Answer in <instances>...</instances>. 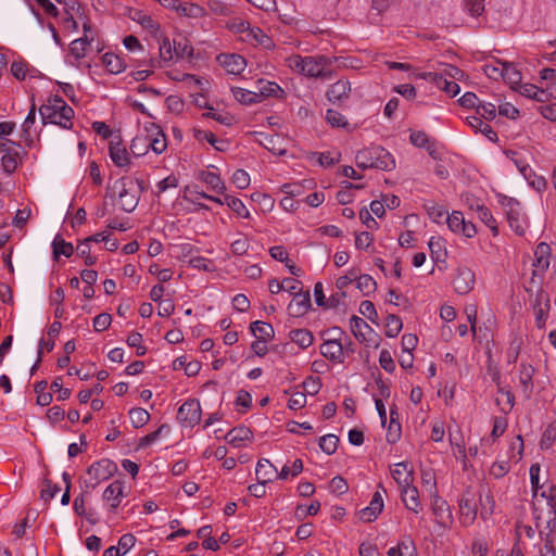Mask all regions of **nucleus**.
Instances as JSON below:
<instances>
[{"label": "nucleus", "mask_w": 556, "mask_h": 556, "mask_svg": "<svg viewBox=\"0 0 556 556\" xmlns=\"http://www.w3.org/2000/svg\"><path fill=\"white\" fill-rule=\"evenodd\" d=\"M540 472L541 467L539 464H532L529 473H530V482L532 488V496H535V494L540 493L543 488H547L548 484L546 483H540Z\"/></svg>", "instance_id": "nucleus-45"}, {"label": "nucleus", "mask_w": 556, "mask_h": 556, "mask_svg": "<svg viewBox=\"0 0 556 556\" xmlns=\"http://www.w3.org/2000/svg\"><path fill=\"white\" fill-rule=\"evenodd\" d=\"M464 9L466 12H468L471 16L478 17L480 16L484 11V4L483 0H465L464 2Z\"/></svg>", "instance_id": "nucleus-57"}, {"label": "nucleus", "mask_w": 556, "mask_h": 556, "mask_svg": "<svg viewBox=\"0 0 556 556\" xmlns=\"http://www.w3.org/2000/svg\"><path fill=\"white\" fill-rule=\"evenodd\" d=\"M218 61H219L220 65L226 70L227 73L233 74V75L241 74L247 66V62H245L244 58L239 54H235V53H231V54L223 53L218 56Z\"/></svg>", "instance_id": "nucleus-15"}, {"label": "nucleus", "mask_w": 556, "mask_h": 556, "mask_svg": "<svg viewBox=\"0 0 556 556\" xmlns=\"http://www.w3.org/2000/svg\"><path fill=\"white\" fill-rule=\"evenodd\" d=\"M48 382L41 380L34 386V391L37 395L36 403L40 406H48L52 402V393L47 391Z\"/></svg>", "instance_id": "nucleus-36"}, {"label": "nucleus", "mask_w": 556, "mask_h": 556, "mask_svg": "<svg viewBox=\"0 0 556 556\" xmlns=\"http://www.w3.org/2000/svg\"><path fill=\"white\" fill-rule=\"evenodd\" d=\"M231 179L239 189H245L250 185V176L244 169H237L232 174Z\"/></svg>", "instance_id": "nucleus-63"}, {"label": "nucleus", "mask_w": 556, "mask_h": 556, "mask_svg": "<svg viewBox=\"0 0 556 556\" xmlns=\"http://www.w3.org/2000/svg\"><path fill=\"white\" fill-rule=\"evenodd\" d=\"M61 491V488L58 484H52L49 479H46L45 486L42 488L40 492V498L48 503L50 500H52L56 493Z\"/></svg>", "instance_id": "nucleus-59"}, {"label": "nucleus", "mask_w": 556, "mask_h": 556, "mask_svg": "<svg viewBox=\"0 0 556 556\" xmlns=\"http://www.w3.org/2000/svg\"><path fill=\"white\" fill-rule=\"evenodd\" d=\"M475 115L480 116L486 121H492L496 117V108L493 103H485L480 101L476 109Z\"/></svg>", "instance_id": "nucleus-52"}, {"label": "nucleus", "mask_w": 556, "mask_h": 556, "mask_svg": "<svg viewBox=\"0 0 556 556\" xmlns=\"http://www.w3.org/2000/svg\"><path fill=\"white\" fill-rule=\"evenodd\" d=\"M231 92L235 99L245 105L260 102V94L255 91H251L240 87H232Z\"/></svg>", "instance_id": "nucleus-32"}, {"label": "nucleus", "mask_w": 556, "mask_h": 556, "mask_svg": "<svg viewBox=\"0 0 556 556\" xmlns=\"http://www.w3.org/2000/svg\"><path fill=\"white\" fill-rule=\"evenodd\" d=\"M428 247L430 250V256L434 262H442L446 255L444 241L441 237H431Z\"/></svg>", "instance_id": "nucleus-35"}, {"label": "nucleus", "mask_w": 556, "mask_h": 556, "mask_svg": "<svg viewBox=\"0 0 556 556\" xmlns=\"http://www.w3.org/2000/svg\"><path fill=\"white\" fill-rule=\"evenodd\" d=\"M243 39L252 45H258L267 50H271L275 47L274 41L268 37L261 28L251 27L247 25V35Z\"/></svg>", "instance_id": "nucleus-19"}, {"label": "nucleus", "mask_w": 556, "mask_h": 556, "mask_svg": "<svg viewBox=\"0 0 556 556\" xmlns=\"http://www.w3.org/2000/svg\"><path fill=\"white\" fill-rule=\"evenodd\" d=\"M401 495L405 507L416 514L421 509L418 490L413 483L407 486H402Z\"/></svg>", "instance_id": "nucleus-22"}, {"label": "nucleus", "mask_w": 556, "mask_h": 556, "mask_svg": "<svg viewBox=\"0 0 556 556\" xmlns=\"http://www.w3.org/2000/svg\"><path fill=\"white\" fill-rule=\"evenodd\" d=\"M224 202L238 216H240L242 218H249L250 217L249 210L245 207L244 203L240 199H238L236 197H232V195H225L224 197Z\"/></svg>", "instance_id": "nucleus-38"}, {"label": "nucleus", "mask_w": 556, "mask_h": 556, "mask_svg": "<svg viewBox=\"0 0 556 556\" xmlns=\"http://www.w3.org/2000/svg\"><path fill=\"white\" fill-rule=\"evenodd\" d=\"M480 503H481V517L483 519L490 517L495 507V501L490 491H481L480 493Z\"/></svg>", "instance_id": "nucleus-43"}, {"label": "nucleus", "mask_w": 556, "mask_h": 556, "mask_svg": "<svg viewBox=\"0 0 556 556\" xmlns=\"http://www.w3.org/2000/svg\"><path fill=\"white\" fill-rule=\"evenodd\" d=\"M250 330L253 336L257 338L256 341L267 342L274 338V328L270 324L264 321H253L250 325Z\"/></svg>", "instance_id": "nucleus-28"}, {"label": "nucleus", "mask_w": 556, "mask_h": 556, "mask_svg": "<svg viewBox=\"0 0 556 556\" xmlns=\"http://www.w3.org/2000/svg\"><path fill=\"white\" fill-rule=\"evenodd\" d=\"M125 497V485L119 480L110 483L103 492V501L110 513H115Z\"/></svg>", "instance_id": "nucleus-10"}, {"label": "nucleus", "mask_w": 556, "mask_h": 556, "mask_svg": "<svg viewBox=\"0 0 556 556\" xmlns=\"http://www.w3.org/2000/svg\"><path fill=\"white\" fill-rule=\"evenodd\" d=\"M252 431L247 427H236L226 434V440L233 447H240L244 441L251 440Z\"/></svg>", "instance_id": "nucleus-27"}, {"label": "nucleus", "mask_w": 556, "mask_h": 556, "mask_svg": "<svg viewBox=\"0 0 556 556\" xmlns=\"http://www.w3.org/2000/svg\"><path fill=\"white\" fill-rule=\"evenodd\" d=\"M70 106L60 96H51L39 108V114L43 124H54L62 128H70Z\"/></svg>", "instance_id": "nucleus-4"}, {"label": "nucleus", "mask_w": 556, "mask_h": 556, "mask_svg": "<svg viewBox=\"0 0 556 556\" xmlns=\"http://www.w3.org/2000/svg\"><path fill=\"white\" fill-rule=\"evenodd\" d=\"M22 147L17 143V148L11 149L10 151H7V153L2 154L1 164L7 173L12 174L15 169H17L22 160Z\"/></svg>", "instance_id": "nucleus-25"}, {"label": "nucleus", "mask_w": 556, "mask_h": 556, "mask_svg": "<svg viewBox=\"0 0 556 556\" xmlns=\"http://www.w3.org/2000/svg\"><path fill=\"white\" fill-rule=\"evenodd\" d=\"M425 208L430 217V219L434 223H441V220L447 216V211L442 206L432 201L425 203Z\"/></svg>", "instance_id": "nucleus-44"}, {"label": "nucleus", "mask_w": 556, "mask_h": 556, "mask_svg": "<svg viewBox=\"0 0 556 556\" xmlns=\"http://www.w3.org/2000/svg\"><path fill=\"white\" fill-rule=\"evenodd\" d=\"M500 203L502 204L509 227L518 235L522 236L526 231V217L522 213V207L519 201L514 198L501 195Z\"/></svg>", "instance_id": "nucleus-7"}, {"label": "nucleus", "mask_w": 556, "mask_h": 556, "mask_svg": "<svg viewBox=\"0 0 556 556\" xmlns=\"http://www.w3.org/2000/svg\"><path fill=\"white\" fill-rule=\"evenodd\" d=\"M438 88L444 90L450 97H456L459 91L460 87L455 81L447 80L444 75H440L438 77V81L435 85Z\"/></svg>", "instance_id": "nucleus-51"}, {"label": "nucleus", "mask_w": 556, "mask_h": 556, "mask_svg": "<svg viewBox=\"0 0 556 556\" xmlns=\"http://www.w3.org/2000/svg\"><path fill=\"white\" fill-rule=\"evenodd\" d=\"M320 354L332 362L342 363L344 359L343 343L338 341V338L327 339L320 345Z\"/></svg>", "instance_id": "nucleus-16"}, {"label": "nucleus", "mask_w": 556, "mask_h": 556, "mask_svg": "<svg viewBox=\"0 0 556 556\" xmlns=\"http://www.w3.org/2000/svg\"><path fill=\"white\" fill-rule=\"evenodd\" d=\"M350 328L354 337L361 341H367V334L374 332L372 328L361 317L352 316L350 319Z\"/></svg>", "instance_id": "nucleus-24"}, {"label": "nucleus", "mask_w": 556, "mask_h": 556, "mask_svg": "<svg viewBox=\"0 0 556 556\" xmlns=\"http://www.w3.org/2000/svg\"><path fill=\"white\" fill-rule=\"evenodd\" d=\"M113 195H117L121 208L127 213L132 212L140 199V186L138 181L122 177L111 188Z\"/></svg>", "instance_id": "nucleus-5"}, {"label": "nucleus", "mask_w": 556, "mask_h": 556, "mask_svg": "<svg viewBox=\"0 0 556 556\" xmlns=\"http://www.w3.org/2000/svg\"><path fill=\"white\" fill-rule=\"evenodd\" d=\"M109 154L112 160V162L117 167H127L130 164V156L129 152L127 151L126 147L123 146L121 138L115 137L110 141L109 144Z\"/></svg>", "instance_id": "nucleus-13"}, {"label": "nucleus", "mask_w": 556, "mask_h": 556, "mask_svg": "<svg viewBox=\"0 0 556 556\" xmlns=\"http://www.w3.org/2000/svg\"><path fill=\"white\" fill-rule=\"evenodd\" d=\"M501 71L503 72L502 78L513 88L520 84L521 74L513 64L501 62Z\"/></svg>", "instance_id": "nucleus-34"}, {"label": "nucleus", "mask_w": 556, "mask_h": 556, "mask_svg": "<svg viewBox=\"0 0 556 556\" xmlns=\"http://www.w3.org/2000/svg\"><path fill=\"white\" fill-rule=\"evenodd\" d=\"M391 473L400 488L407 486L409 483H413V468L407 462L395 464Z\"/></svg>", "instance_id": "nucleus-23"}, {"label": "nucleus", "mask_w": 556, "mask_h": 556, "mask_svg": "<svg viewBox=\"0 0 556 556\" xmlns=\"http://www.w3.org/2000/svg\"><path fill=\"white\" fill-rule=\"evenodd\" d=\"M356 288L363 293V295H370L377 288V283L374 278L369 275H356Z\"/></svg>", "instance_id": "nucleus-40"}, {"label": "nucleus", "mask_w": 556, "mask_h": 556, "mask_svg": "<svg viewBox=\"0 0 556 556\" xmlns=\"http://www.w3.org/2000/svg\"><path fill=\"white\" fill-rule=\"evenodd\" d=\"M339 438L336 434H326L319 439V447L328 455L333 454L338 448Z\"/></svg>", "instance_id": "nucleus-50"}, {"label": "nucleus", "mask_w": 556, "mask_h": 556, "mask_svg": "<svg viewBox=\"0 0 556 556\" xmlns=\"http://www.w3.org/2000/svg\"><path fill=\"white\" fill-rule=\"evenodd\" d=\"M53 258L59 261L61 255L70 257V244L62 238L61 235H56L52 241Z\"/></svg>", "instance_id": "nucleus-46"}, {"label": "nucleus", "mask_w": 556, "mask_h": 556, "mask_svg": "<svg viewBox=\"0 0 556 556\" xmlns=\"http://www.w3.org/2000/svg\"><path fill=\"white\" fill-rule=\"evenodd\" d=\"M116 466L110 459H101L92 464L80 478L81 488L85 493H89L93 490L101 481L109 479L114 471Z\"/></svg>", "instance_id": "nucleus-6"}, {"label": "nucleus", "mask_w": 556, "mask_h": 556, "mask_svg": "<svg viewBox=\"0 0 556 556\" xmlns=\"http://www.w3.org/2000/svg\"><path fill=\"white\" fill-rule=\"evenodd\" d=\"M255 473L258 479L271 481V476L277 473V469L268 459H260L256 464Z\"/></svg>", "instance_id": "nucleus-41"}, {"label": "nucleus", "mask_w": 556, "mask_h": 556, "mask_svg": "<svg viewBox=\"0 0 556 556\" xmlns=\"http://www.w3.org/2000/svg\"><path fill=\"white\" fill-rule=\"evenodd\" d=\"M193 49L187 43L186 40H174V56L175 59H185L192 55Z\"/></svg>", "instance_id": "nucleus-53"}, {"label": "nucleus", "mask_w": 556, "mask_h": 556, "mask_svg": "<svg viewBox=\"0 0 556 556\" xmlns=\"http://www.w3.org/2000/svg\"><path fill=\"white\" fill-rule=\"evenodd\" d=\"M469 495L470 493L466 492L459 500L460 518L466 526L471 525L477 517L476 504Z\"/></svg>", "instance_id": "nucleus-21"}, {"label": "nucleus", "mask_w": 556, "mask_h": 556, "mask_svg": "<svg viewBox=\"0 0 556 556\" xmlns=\"http://www.w3.org/2000/svg\"><path fill=\"white\" fill-rule=\"evenodd\" d=\"M112 323V316L108 313L99 314L93 319V328L96 331L101 332L106 330Z\"/></svg>", "instance_id": "nucleus-64"}, {"label": "nucleus", "mask_w": 556, "mask_h": 556, "mask_svg": "<svg viewBox=\"0 0 556 556\" xmlns=\"http://www.w3.org/2000/svg\"><path fill=\"white\" fill-rule=\"evenodd\" d=\"M534 375V368L530 364L522 363L520 365V372H519V382L521 384L522 393L526 397H530L532 390H533V383L532 378Z\"/></svg>", "instance_id": "nucleus-26"}, {"label": "nucleus", "mask_w": 556, "mask_h": 556, "mask_svg": "<svg viewBox=\"0 0 556 556\" xmlns=\"http://www.w3.org/2000/svg\"><path fill=\"white\" fill-rule=\"evenodd\" d=\"M446 224L451 231L462 233L466 238H472L477 233L475 224L466 220L463 213L459 211H454L450 215L447 214Z\"/></svg>", "instance_id": "nucleus-9"}, {"label": "nucleus", "mask_w": 556, "mask_h": 556, "mask_svg": "<svg viewBox=\"0 0 556 556\" xmlns=\"http://www.w3.org/2000/svg\"><path fill=\"white\" fill-rule=\"evenodd\" d=\"M432 497V513L435 517L438 525L442 527H448L453 522V515L451 508L445 500L440 497L438 493H433Z\"/></svg>", "instance_id": "nucleus-11"}, {"label": "nucleus", "mask_w": 556, "mask_h": 556, "mask_svg": "<svg viewBox=\"0 0 556 556\" xmlns=\"http://www.w3.org/2000/svg\"><path fill=\"white\" fill-rule=\"evenodd\" d=\"M549 252V245L541 242L538 244L535 249V257H536V265L541 268H547L548 267V257L547 254Z\"/></svg>", "instance_id": "nucleus-54"}, {"label": "nucleus", "mask_w": 556, "mask_h": 556, "mask_svg": "<svg viewBox=\"0 0 556 556\" xmlns=\"http://www.w3.org/2000/svg\"><path fill=\"white\" fill-rule=\"evenodd\" d=\"M551 304L549 296L543 291H539L534 299L533 311L538 328H544L548 318Z\"/></svg>", "instance_id": "nucleus-12"}, {"label": "nucleus", "mask_w": 556, "mask_h": 556, "mask_svg": "<svg viewBox=\"0 0 556 556\" xmlns=\"http://www.w3.org/2000/svg\"><path fill=\"white\" fill-rule=\"evenodd\" d=\"M154 128L156 130V137L153 139L149 137V150L151 149L155 154H161L166 150L167 141L160 127L154 126Z\"/></svg>", "instance_id": "nucleus-42"}, {"label": "nucleus", "mask_w": 556, "mask_h": 556, "mask_svg": "<svg viewBox=\"0 0 556 556\" xmlns=\"http://www.w3.org/2000/svg\"><path fill=\"white\" fill-rule=\"evenodd\" d=\"M454 289L458 294L469 293L475 286V274L471 269L458 268L457 275L453 280Z\"/></svg>", "instance_id": "nucleus-14"}, {"label": "nucleus", "mask_w": 556, "mask_h": 556, "mask_svg": "<svg viewBox=\"0 0 556 556\" xmlns=\"http://www.w3.org/2000/svg\"><path fill=\"white\" fill-rule=\"evenodd\" d=\"M332 59L325 55L305 56L303 75L317 78L320 75L321 65H331Z\"/></svg>", "instance_id": "nucleus-20"}, {"label": "nucleus", "mask_w": 556, "mask_h": 556, "mask_svg": "<svg viewBox=\"0 0 556 556\" xmlns=\"http://www.w3.org/2000/svg\"><path fill=\"white\" fill-rule=\"evenodd\" d=\"M351 92V84L349 80L339 79L330 86L326 92L329 102L337 103L349 98Z\"/></svg>", "instance_id": "nucleus-18"}, {"label": "nucleus", "mask_w": 556, "mask_h": 556, "mask_svg": "<svg viewBox=\"0 0 556 556\" xmlns=\"http://www.w3.org/2000/svg\"><path fill=\"white\" fill-rule=\"evenodd\" d=\"M201 179L203 182H205L212 190L224 193L225 191V185L223 180L220 179L219 175L213 173V172H202Z\"/></svg>", "instance_id": "nucleus-39"}, {"label": "nucleus", "mask_w": 556, "mask_h": 556, "mask_svg": "<svg viewBox=\"0 0 556 556\" xmlns=\"http://www.w3.org/2000/svg\"><path fill=\"white\" fill-rule=\"evenodd\" d=\"M467 122L470 127L475 128L477 131L483 134L490 141L496 142L498 137L497 134L492 129V127L482 121L480 116L471 115L467 117Z\"/></svg>", "instance_id": "nucleus-29"}, {"label": "nucleus", "mask_w": 556, "mask_h": 556, "mask_svg": "<svg viewBox=\"0 0 556 556\" xmlns=\"http://www.w3.org/2000/svg\"><path fill=\"white\" fill-rule=\"evenodd\" d=\"M304 63L305 56H301L300 54H293L286 59V65L293 72H296L302 75L304 71Z\"/></svg>", "instance_id": "nucleus-61"}, {"label": "nucleus", "mask_w": 556, "mask_h": 556, "mask_svg": "<svg viewBox=\"0 0 556 556\" xmlns=\"http://www.w3.org/2000/svg\"><path fill=\"white\" fill-rule=\"evenodd\" d=\"M102 63L106 71L111 74H119L126 68L123 59L111 52L103 54Z\"/></svg>", "instance_id": "nucleus-30"}, {"label": "nucleus", "mask_w": 556, "mask_h": 556, "mask_svg": "<svg viewBox=\"0 0 556 556\" xmlns=\"http://www.w3.org/2000/svg\"><path fill=\"white\" fill-rule=\"evenodd\" d=\"M311 305L309 291L300 292L293 295L292 301L288 305V311L291 316L300 317L309 309Z\"/></svg>", "instance_id": "nucleus-17"}, {"label": "nucleus", "mask_w": 556, "mask_h": 556, "mask_svg": "<svg viewBox=\"0 0 556 556\" xmlns=\"http://www.w3.org/2000/svg\"><path fill=\"white\" fill-rule=\"evenodd\" d=\"M207 5L210 10L217 15H229L231 12L230 4L225 0H208Z\"/></svg>", "instance_id": "nucleus-55"}, {"label": "nucleus", "mask_w": 556, "mask_h": 556, "mask_svg": "<svg viewBox=\"0 0 556 556\" xmlns=\"http://www.w3.org/2000/svg\"><path fill=\"white\" fill-rule=\"evenodd\" d=\"M355 163L358 168H377L381 170H392L395 168V160L392 154L380 146L358 151L355 155Z\"/></svg>", "instance_id": "nucleus-2"}, {"label": "nucleus", "mask_w": 556, "mask_h": 556, "mask_svg": "<svg viewBox=\"0 0 556 556\" xmlns=\"http://www.w3.org/2000/svg\"><path fill=\"white\" fill-rule=\"evenodd\" d=\"M326 119L332 127H345L348 125L345 116L332 109L327 110Z\"/></svg>", "instance_id": "nucleus-56"}, {"label": "nucleus", "mask_w": 556, "mask_h": 556, "mask_svg": "<svg viewBox=\"0 0 556 556\" xmlns=\"http://www.w3.org/2000/svg\"><path fill=\"white\" fill-rule=\"evenodd\" d=\"M80 5L77 9L78 16H72V31L78 29L79 25L83 27V36L72 40V56L81 59L87 56L88 50H91V45L96 40L97 30L88 22L84 13H79Z\"/></svg>", "instance_id": "nucleus-3"}, {"label": "nucleus", "mask_w": 556, "mask_h": 556, "mask_svg": "<svg viewBox=\"0 0 556 556\" xmlns=\"http://www.w3.org/2000/svg\"><path fill=\"white\" fill-rule=\"evenodd\" d=\"M203 116L215 119L216 122L225 126H231L235 122L232 115L228 113L215 112L212 108L210 109L208 112L204 113Z\"/></svg>", "instance_id": "nucleus-58"}, {"label": "nucleus", "mask_w": 556, "mask_h": 556, "mask_svg": "<svg viewBox=\"0 0 556 556\" xmlns=\"http://www.w3.org/2000/svg\"><path fill=\"white\" fill-rule=\"evenodd\" d=\"M280 92H282V89L280 88V86L278 84L273 83V81H265V83L260 81V87H258V92H257L260 94V102L265 97H276Z\"/></svg>", "instance_id": "nucleus-49"}, {"label": "nucleus", "mask_w": 556, "mask_h": 556, "mask_svg": "<svg viewBox=\"0 0 556 556\" xmlns=\"http://www.w3.org/2000/svg\"><path fill=\"white\" fill-rule=\"evenodd\" d=\"M178 421L185 427H194L201 420V406L197 399L187 400L177 412Z\"/></svg>", "instance_id": "nucleus-8"}, {"label": "nucleus", "mask_w": 556, "mask_h": 556, "mask_svg": "<svg viewBox=\"0 0 556 556\" xmlns=\"http://www.w3.org/2000/svg\"><path fill=\"white\" fill-rule=\"evenodd\" d=\"M129 149L131 154L136 157L146 155L149 151V136H136L131 140Z\"/></svg>", "instance_id": "nucleus-37"}, {"label": "nucleus", "mask_w": 556, "mask_h": 556, "mask_svg": "<svg viewBox=\"0 0 556 556\" xmlns=\"http://www.w3.org/2000/svg\"><path fill=\"white\" fill-rule=\"evenodd\" d=\"M159 51H160V58L164 62H169V61H173L175 59V56H174V46L172 47V43H170L168 38H163L162 39V41L160 42Z\"/></svg>", "instance_id": "nucleus-60"}, {"label": "nucleus", "mask_w": 556, "mask_h": 556, "mask_svg": "<svg viewBox=\"0 0 556 556\" xmlns=\"http://www.w3.org/2000/svg\"><path fill=\"white\" fill-rule=\"evenodd\" d=\"M476 212L478 213V218L488 226L493 236L498 235V228L495 218L493 217L492 213L488 207H485L482 203L477 202L476 203Z\"/></svg>", "instance_id": "nucleus-31"}, {"label": "nucleus", "mask_w": 556, "mask_h": 556, "mask_svg": "<svg viewBox=\"0 0 556 556\" xmlns=\"http://www.w3.org/2000/svg\"><path fill=\"white\" fill-rule=\"evenodd\" d=\"M533 514L536 527L541 534L545 530L554 531L556 527V484H548L547 488L532 496Z\"/></svg>", "instance_id": "nucleus-1"}, {"label": "nucleus", "mask_w": 556, "mask_h": 556, "mask_svg": "<svg viewBox=\"0 0 556 556\" xmlns=\"http://www.w3.org/2000/svg\"><path fill=\"white\" fill-rule=\"evenodd\" d=\"M129 418L135 428L143 427L150 419L149 413L140 407L129 410Z\"/></svg>", "instance_id": "nucleus-48"}, {"label": "nucleus", "mask_w": 556, "mask_h": 556, "mask_svg": "<svg viewBox=\"0 0 556 556\" xmlns=\"http://www.w3.org/2000/svg\"><path fill=\"white\" fill-rule=\"evenodd\" d=\"M290 340L296 343L301 349H307L312 345L314 337L307 329H294L289 333Z\"/></svg>", "instance_id": "nucleus-33"}, {"label": "nucleus", "mask_w": 556, "mask_h": 556, "mask_svg": "<svg viewBox=\"0 0 556 556\" xmlns=\"http://www.w3.org/2000/svg\"><path fill=\"white\" fill-rule=\"evenodd\" d=\"M189 264L191 267L201 269L204 271H212L214 269L213 261L205 258L203 256H194L189 260Z\"/></svg>", "instance_id": "nucleus-62"}, {"label": "nucleus", "mask_w": 556, "mask_h": 556, "mask_svg": "<svg viewBox=\"0 0 556 556\" xmlns=\"http://www.w3.org/2000/svg\"><path fill=\"white\" fill-rule=\"evenodd\" d=\"M403 324L399 316L390 314L387 317L386 324V336L389 338H395L402 330Z\"/></svg>", "instance_id": "nucleus-47"}]
</instances>
